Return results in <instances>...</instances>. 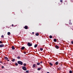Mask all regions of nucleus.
I'll list each match as a JSON object with an SVG mask.
<instances>
[{
	"label": "nucleus",
	"instance_id": "f257e3e1",
	"mask_svg": "<svg viewBox=\"0 0 73 73\" xmlns=\"http://www.w3.org/2000/svg\"><path fill=\"white\" fill-rule=\"evenodd\" d=\"M17 62L19 64H20V65H22L23 64V62L20 61H18Z\"/></svg>",
	"mask_w": 73,
	"mask_h": 73
},
{
	"label": "nucleus",
	"instance_id": "f03ea898",
	"mask_svg": "<svg viewBox=\"0 0 73 73\" xmlns=\"http://www.w3.org/2000/svg\"><path fill=\"white\" fill-rule=\"evenodd\" d=\"M27 45L29 46H32V44L30 43L29 42L27 43Z\"/></svg>",
	"mask_w": 73,
	"mask_h": 73
},
{
	"label": "nucleus",
	"instance_id": "7ed1b4c3",
	"mask_svg": "<svg viewBox=\"0 0 73 73\" xmlns=\"http://www.w3.org/2000/svg\"><path fill=\"white\" fill-rule=\"evenodd\" d=\"M22 69L24 70H27V68L25 66L22 67Z\"/></svg>",
	"mask_w": 73,
	"mask_h": 73
},
{
	"label": "nucleus",
	"instance_id": "20e7f679",
	"mask_svg": "<svg viewBox=\"0 0 73 73\" xmlns=\"http://www.w3.org/2000/svg\"><path fill=\"white\" fill-rule=\"evenodd\" d=\"M4 45L3 44L0 45V48H3V47H4Z\"/></svg>",
	"mask_w": 73,
	"mask_h": 73
},
{
	"label": "nucleus",
	"instance_id": "39448f33",
	"mask_svg": "<svg viewBox=\"0 0 73 73\" xmlns=\"http://www.w3.org/2000/svg\"><path fill=\"white\" fill-rule=\"evenodd\" d=\"M55 48H56V49H58V48H59V46H58L57 45H56L55 46Z\"/></svg>",
	"mask_w": 73,
	"mask_h": 73
},
{
	"label": "nucleus",
	"instance_id": "423d86ee",
	"mask_svg": "<svg viewBox=\"0 0 73 73\" xmlns=\"http://www.w3.org/2000/svg\"><path fill=\"white\" fill-rule=\"evenodd\" d=\"M24 28L26 29H28V26H25L24 27Z\"/></svg>",
	"mask_w": 73,
	"mask_h": 73
},
{
	"label": "nucleus",
	"instance_id": "0eeeda50",
	"mask_svg": "<svg viewBox=\"0 0 73 73\" xmlns=\"http://www.w3.org/2000/svg\"><path fill=\"white\" fill-rule=\"evenodd\" d=\"M24 49H25V47L24 46L22 47L21 48V49H22V50H23Z\"/></svg>",
	"mask_w": 73,
	"mask_h": 73
},
{
	"label": "nucleus",
	"instance_id": "6e6552de",
	"mask_svg": "<svg viewBox=\"0 0 73 73\" xmlns=\"http://www.w3.org/2000/svg\"><path fill=\"white\" fill-rule=\"evenodd\" d=\"M12 49H13V50H14L15 49V47H14V46H12Z\"/></svg>",
	"mask_w": 73,
	"mask_h": 73
},
{
	"label": "nucleus",
	"instance_id": "1a4fd4ad",
	"mask_svg": "<svg viewBox=\"0 0 73 73\" xmlns=\"http://www.w3.org/2000/svg\"><path fill=\"white\" fill-rule=\"evenodd\" d=\"M4 58L5 60H8V58L7 57H5Z\"/></svg>",
	"mask_w": 73,
	"mask_h": 73
},
{
	"label": "nucleus",
	"instance_id": "9d476101",
	"mask_svg": "<svg viewBox=\"0 0 73 73\" xmlns=\"http://www.w3.org/2000/svg\"><path fill=\"white\" fill-rule=\"evenodd\" d=\"M49 64L51 66H53V64L52 63L50 62Z\"/></svg>",
	"mask_w": 73,
	"mask_h": 73
},
{
	"label": "nucleus",
	"instance_id": "9b49d317",
	"mask_svg": "<svg viewBox=\"0 0 73 73\" xmlns=\"http://www.w3.org/2000/svg\"><path fill=\"white\" fill-rule=\"evenodd\" d=\"M35 35L37 36L39 35V34L38 33H36V34Z\"/></svg>",
	"mask_w": 73,
	"mask_h": 73
},
{
	"label": "nucleus",
	"instance_id": "f8f14e48",
	"mask_svg": "<svg viewBox=\"0 0 73 73\" xmlns=\"http://www.w3.org/2000/svg\"><path fill=\"white\" fill-rule=\"evenodd\" d=\"M54 42H56L57 41V39H54Z\"/></svg>",
	"mask_w": 73,
	"mask_h": 73
},
{
	"label": "nucleus",
	"instance_id": "ddd939ff",
	"mask_svg": "<svg viewBox=\"0 0 73 73\" xmlns=\"http://www.w3.org/2000/svg\"><path fill=\"white\" fill-rule=\"evenodd\" d=\"M37 44H35L34 46L35 48H36V47H37Z\"/></svg>",
	"mask_w": 73,
	"mask_h": 73
},
{
	"label": "nucleus",
	"instance_id": "4468645a",
	"mask_svg": "<svg viewBox=\"0 0 73 73\" xmlns=\"http://www.w3.org/2000/svg\"><path fill=\"white\" fill-rule=\"evenodd\" d=\"M55 64L56 65H58V62H56Z\"/></svg>",
	"mask_w": 73,
	"mask_h": 73
},
{
	"label": "nucleus",
	"instance_id": "2eb2a0df",
	"mask_svg": "<svg viewBox=\"0 0 73 73\" xmlns=\"http://www.w3.org/2000/svg\"><path fill=\"white\" fill-rule=\"evenodd\" d=\"M11 34V33L10 32H8L7 33L8 35H10Z\"/></svg>",
	"mask_w": 73,
	"mask_h": 73
},
{
	"label": "nucleus",
	"instance_id": "dca6fc26",
	"mask_svg": "<svg viewBox=\"0 0 73 73\" xmlns=\"http://www.w3.org/2000/svg\"><path fill=\"white\" fill-rule=\"evenodd\" d=\"M15 61V59H13L12 60V61L13 62H14Z\"/></svg>",
	"mask_w": 73,
	"mask_h": 73
},
{
	"label": "nucleus",
	"instance_id": "f3484780",
	"mask_svg": "<svg viewBox=\"0 0 73 73\" xmlns=\"http://www.w3.org/2000/svg\"><path fill=\"white\" fill-rule=\"evenodd\" d=\"M33 67H34V68H35L36 66V64H34L33 65Z\"/></svg>",
	"mask_w": 73,
	"mask_h": 73
},
{
	"label": "nucleus",
	"instance_id": "a211bd4d",
	"mask_svg": "<svg viewBox=\"0 0 73 73\" xmlns=\"http://www.w3.org/2000/svg\"><path fill=\"white\" fill-rule=\"evenodd\" d=\"M49 38H52V35H50L49 36Z\"/></svg>",
	"mask_w": 73,
	"mask_h": 73
},
{
	"label": "nucleus",
	"instance_id": "6ab92c4d",
	"mask_svg": "<svg viewBox=\"0 0 73 73\" xmlns=\"http://www.w3.org/2000/svg\"><path fill=\"white\" fill-rule=\"evenodd\" d=\"M23 65L24 66H25L27 65V64H26V63H24L23 64Z\"/></svg>",
	"mask_w": 73,
	"mask_h": 73
},
{
	"label": "nucleus",
	"instance_id": "aec40b11",
	"mask_svg": "<svg viewBox=\"0 0 73 73\" xmlns=\"http://www.w3.org/2000/svg\"><path fill=\"white\" fill-rule=\"evenodd\" d=\"M40 63H37V65H40Z\"/></svg>",
	"mask_w": 73,
	"mask_h": 73
},
{
	"label": "nucleus",
	"instance_id": "412c9836",
	"mask_svg": "<svg viewBox=\"0 0 73 73\" xmlns=\"http://www.w3.org/2000/svg\"><path fill=\"white\" fill-rule=\"evenodd\" d=\"M40 69H41V68H38L37 69L38 70H40Z\"/></svg>",
	"mask_w": 73,
	"mask_h": 73
},
{
	"label": "nucleus",
	"instance_id": "4be33fe9",
	"mask_svg": "<svg viewBox=\"0 0 73 73\" xmlns=\"http://www.w3.org/2000/svg\"><path fill=\"white\" fill-rule=\"evenodd\" d=\"M40 50L42 51V50H43V48H40Z\"/></svg>",
	"mask_w": 73,
	"mask_h": 73
},
{
	"label": "nucleus",
	"instance_id": "5701e85b",
	"mask_svg": "<svg viewBox=\"0 0 73 73\" xmlns=\"http://www.w3.org/2000/svg\"><path fill=\"white\" fill-rule=\"evenodd\" d=\"M26 72L27 73H29V71L28 70H27L26 71Z\"/></svg>",
	"mask_w": 73,
	"mask_h": 73
},
{
	"label": "nucleus",
	"instance_id": "b1692460",
	"mask_svg": "<svg viewBox=\"0 0 73 73\" xmlns=\"http://www.w3.org/2000/svg\"><path fill=\"white\" fill-rule=\"evenodd\" d=\"M15 65L16 66H17V65H18V64H17V63H15Z\"/></svg>",
	"mask_w": 73,
	"mask_h": 73
},
{
	"label": "nucleus",
	"instance_id": "393cba45",
	"mask_svg": "<svg viewBox=\"0 0 73 73\" xmlns=\"http://www.w3.org/2000/svg\"><path fill=\"white\" fill-rule=\"evenodd\" d=\"M17 58H18V59H20V56H18V57H17Z\"/></svg>",
	"mask_w": 73,
	"mask_h": 73
},
{
	"label": "nucleus",
	"instance_id": "a878e982",
	"mask_svg": "<svg viewBox=\"0 0 73 73\" xmlns=\"http://www.w3.org/2000/svg\"><path fill=\"white\" fill-rule=\"evenodd\" d=\"M2 43H3V42L1 41H0V44H2Z\"/></svg>",
	"mask_w": 73,
	"mask_h": 73
},
{
	"label": "nucleus",
	"instance_id": "bb28decb",
	"mask_svg": "<svg viewBox=\"0 0 73 73\" xmlns=\"http://www.w3.org/2000/svg\"><path fill=\"white\" fill-rule=\"evenodd\" d=\"M69 73H72V71L70 70L69 71Z\"/></svg>",
	"mask_w": 73,
	"mask_h": 73
},
{
	"label": "nucleus",
	"instance_id": "cd10ccee",
	"mask_svg": "<svg viewBox=\"0 0 73 73\" xmlns=\"http://www.w3.org/2000/svg\"><path fill=\"white\" fill-rule=\"evenodd\" d=\"M4 37V36H3V35H2L1 36V37L2 38H3V37Z\"/></svg>",
	"mask_w": 73,
	"mask_h": 73
},
{
	"label": "nucleus",
	"instance_id": "c85d7f7f",
	"mask_svg": "<svg viewBox=\"0 0 73 73\" xmlns=\"http://www.w3.org/2000/svg\"><path fill=\"white\" fill-rule=\"evenodd\" d=\"M69 24H70V25H72V23L70 22L69 23Z\"/></svg>",
	"mask_w": 73,
	"mask_h": 73
},
{
	"label": "nucleus",
	"instance_id": "c756f323",
	"mask_svg": "<svg viewBox=\"0 0 73 73\" xmlns=\"http://www.w3.org/2000/svg\"><path fill=\"white\" fill-rule=\"evenodd\" d=\"M60 69H61V68H60V67H59V68H58V70H60Z\"/></svg>",
	"mask_w": 73,
	"mask_h": 73
},
{
	"label": "nucleus",
	"instance_id": "7c9ffc66",
	"mask_svg": "<svg viewBox=\"0 0 73 73\" xmlns=\"http://www.w3.org/2000/svg\"><path fill=\"white\" fill-rule=\"evenodd\" d=\"M60 2H61V3H62V0H61L60 1Z\"/></svg>",
	"mask_w": 73,
	"mask_h": 73
},
{
	"label": "nucleus",
	"instance_id": "2f4dec72",
	"mask_svg": "<svg viewBox=\"0 0 73 73\" xmlns=\"http://www.w3.org/2000/svg\"><path fill=\"white\" fill-rule=\"evenodd\" d=\"M71 43H72V44H73V41H71Z\"/></svg>",
	"mask_w": 73,
	"mask_h": 73
},
{
	"label": "nucleus",
	"instance_id": "473e14b6",
	"mask_svg": "<svg viewBox=\"0 0 73 73\" xmlns=\"http://www.w3.org/2000/svg\"><path fill=\"white\" fill-rule=\"evenodd\" d=\"M4 68V66H2V68Z\"/></svg>",
	"mask_w": 73,
	"mask_h": 73
},
{
	"label": "nucleus",
	"instance_id": "72a5a7b5",
	"mask_svg": "<svg viewBox=\"0 0 73 73\" xmlns=\"http://www.w3.org/2000/svg\"><path fill=\"white\" fill-rule=\"evenodd\" d=\"M40 25H41V24L40 23L39 24V26H40Z\"/></svg>",
	"mask_w": 73,
	"mask_h": 73
},
{
	"label": "nucleus",
	"instance_id": "f704fd0d",
	"mask_svg": "<svg viewBox=\"0 0 73 73\" xmlns=\"http://www.w3.org/2000/svg\"><path fill=\"white\" fill-rule=\"evenodd\" d=\"M40 64H42V62L41 61V62H40Z\"/></svg>",
	"mask_w": 73,
	"mask_h": 73
},
{
	"label": "nucleus",
	"instance_id": "c9c22d12",
	"mask_svg": "<svg viewBox=\"0 0 73 73\" xmlns=\"http://www.w3.org/2000/svg\"><path fill=\"white\" fill-rule=\"evenodd\" d=\"M13 26H14V25H13V24L12 25V27H13Z\"/></svg>",
	"mask_w": 73,
	"mask_h": 73
},
{
	"label": "nucleus",
	"instance_id": "e433bc0d",
	"mask_svg": "<svg viewBox=\"0 0 73 73\" xmlns=\"http://www.w3.org/2000/svg\"><path fill=\"white\" fill-rule=\"evenodd\" d=\"M2 62L0 61V63H2Z\"/></svg>",
	"mask_w": 73,
	"mask_h": 73
},
{
	"label": "nucleus",
	"instance_id": "4c0bfd02",
	"mask_svg": "<svg viewBox=\"0 0 73 73\" xmlns=\"http://www.w3.org/2000/svg\"><path fill=\"white\" fill-rule=\"evenodd\" d=\"M24 54H25L26 53V52H24Z\"/></svg>",
	"mask_w": 73,
	"mask_h": 73
},
{
	"label": "nucleus",
	"instance_id": "58836bf2",
	"mask_svg": "<svg viewBox=\"0 0 73 73\" xmlns=\"http://www.w3.org/2000/svg\"><path fill=\"white\" fill-rule=\"evenodd\" d=\"M9 61V60L8 59H7V61Z\"/></svg>",
	"mask_w": 73,
	"mask_h": 73
},
{
	"label": "nucleus",
	"instance_id": "ea45409f",
	"mask_svg": "<svg viewBox=\"0 0 73 73\" xmlns=\"http://www.w3.org/2000/svg\"><path fill=\"white\" fill-rule=\"evenodd\" d=\"M46 73H50L49 72H46Z\"/></svg>",
	"mask_w": 73,
	"mask_h": 73
},
{
	"label": "nucleus",
	"instance_id": "a19ab883",
	"mask_svg": "<svg viewBox=\"0 0 73 73\" xmlns=\"http://www.w3.org/2000/svg\"><path fill=\"white\" fill-rule=\"evenodd\" d=\"M32 33H33V34H34V32H33Z\"/></svg>",
	"mask_w": 73,
	"mask_h": 73
},
{
	"label": "nucleus",
	"instance_id": "79ce46f5",
	"mask_svg": "<svg viewBox=\"0 0 73 73\" xmlns=\"http://www.w3.org/2000/svg\"><path fill=\"white\" fill-rule=\"evenodd\" d=\"M25 49L26 50H27V49H26V48H25Z\"/></svg>",
	"mask_w": 73,
	"mask_h": 73
},
{
	"label": "nucleus",
	"instance_id": "37998d69",
	"mask_svg": "<svg viewBox=\"0 0 73 73\" xmlns=\"http://www.w3.org/2000/svg\"><path fill=\"white\" fill-rule=\"evenodd\" d=\"M1 64H0V65H1Z\"/></svg>",
	"mask_w": 73,
	"mask_h": 73
}]
</instances>
